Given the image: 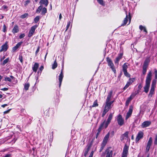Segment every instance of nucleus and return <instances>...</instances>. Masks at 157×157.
<instances>
[{"instance_id": "obj_29", "label": "nucleus", "mask_w": 157, "mask_h": 157, "mask_svg": "<svg viewBox=\"0 0 157 157\" xmlns=\"http://www.w3.org/2000/svg\"><path fill=\"white\" fill-rule=\"evenodd\" d=\"M139 29L141 30H143L144 31L146 32V33H147V31L146 28L145 27L143 26L142 25H140L139 26Z\"/></svg>"}, {"instance_id": "obj_16", "label": "nucleus", "mask_w": 157, "mask_h": 157, "mask_svg": "<svg viewBox=\"0 0 157 157\" xmlns=\"http://www.w3.org/2000/svg\"><path fill=\"white\" fill-rule=\"evenodd\" d=\"M106 151L107 152V155L106 157H112L113 154V151L110 150L109 148L107 149L106 150Z\"/></svg>"}, {"instance_id": "obj_48", "label": "nucleus", "mask_w": 157, "mask_h": 157, "mask_svg": "<svg viewBox=\"0 0 157 157\" xmlns=\"http://www.w3.org/2000/svg\"><path fill=\"white\" fill-rule=\"evenodd\" d=\"M155 73V79H157V70H155L154 71Z\"/></svg>"}, {"instance_id": "obj_21", "label": "nucleus", "mask_w": 157, "mask_h": 157, "mask_svg": "<svg viewBox=\"0 0 157 157\" xmlns=\"http://www.w3.org/2000/svg\"><path fill=\"white\" fill-rule=\"evenodd\" d=\"M22 43L23 42L22 41L18 43L15 46L13 47V51H16L21 46Z\"/></svg>"}, {"instance_id": "obj_58", "label": "nucleus", "mask_w": 157, "mask_h": 157, "mask_svg": "<svg viewBox=\"0 0 157 157\" xmlns=\"http://www.w3.org/2000/svg\"><path fill=\"white\" fill-rule=\"evenodd\" d=\"M94 154V151H92L89 157H93V155Z\"/></svg>"}, {"instance_id": "obj_35", "label": "nucleus", "mask_w": 157, "mask_h": 157, "mask_svg": "<svg viewBox=\"0 0 157 157\" xmlns=\"http://www.w3.org/2000/svg\"><path fill=\"white\" fill-rule=\"evenodd\" d=\"M152 143V140L151 137H150L147 143V145L151 147Z\"/></svg>"}, {"instance_id": "obj_22", "label": "nucleus", "mask_w": 157, "mask_h": 157, "mask_svg": "<svg viewBox=\"0 0 157 157\" xmlns=\"http://www.w3.org/2000/svg\"><path fill=\"white\" fill-rule=\"evenodd\" d=\"M113 93V91L111 90L108 94L107 98L106 100V102H108V101H110V99L112 96V95Z\"/></svg>"}, {"instance_id": "obj_47", "label": "nucleus", "mask_w": 157, "mask_h": 157, "mask_svg": "<svg viewBox=\"0 0 157 157\" xmlns=\"http://www.w3.org/2000/svg\"><path fill=\"white\" fill-rule=\"evenodd\" d=\"M89 150V148H88L86 149V150L85 151V153H84V155L85 156H86V155H87V154H88Z\"/></svg>"}, {"instance_id": "obj_27", "label": "nucleus", "mask_w": 157, "mask_h": 157, "mask_svg": "<svg viewBox=\"0 0 157 157\" xmlns=\"http://www.w3.org/2000/svg\"><path fill=\"white\" fill-rule=\"evenodd\" d=\"M156 81L155 79L153 80L151 85V88L155 89V87L156 85Z\"/></svg>"}, {"instance_id": "obj_34", "label": "nucleus", "mask_w": 157, "mask_h": 157, "mask_svg": "<svg viewBox=\"0 0 157 157\" xmlns=\"http://www.w3.org/2000/svg\"><path fill=\"white\" fill-rule=\"evenodd\" d=\"M47 12V9L45 7L43 8L42 9V10L41 14L44 15Z\"/></svg>"}, {"instance_id": "obj_55", "label": "nucleus", "mask_w": 157, "mask_h": 157, "mask_svg": "<svg viewBox=\"0 0 157 157\" xmlns=\"http://www.w3.org/2000/svg\"><path fill=\"white\" fill-rule=\"evenodd\" d=\"M11 110V109H9L6 110V111H4L3 113L4 114H6V113H9Z\"/></svg>"}, {"instance_id": "obj_53", "label": "nucleus", "mask_w": 157, "mask_h": 157, "mask_svg": "<svg viewBox=\"0 0 157 157\" xmlns=\"http://www.w3.org/2000/svg\"><path fill=\"white\" fill-rule=\"evenodd\" d=\"M106 143H107L106 142H104V141H102V144H101V146H102V147H104L106 145Z\"/></svg>"}, {"instance_id": "obj_15", "label": "nucleus", "mask_w": 157, "mask_h": 157, "mask_svg": "<svg viewBox=\"0 0 157 157\" xmlns=\"http://www.w3.org/2000/svg\"><path fill=\"white\" fill-rule=\"evenodd\" d=\"M8 48V45L6 43L2 46V48L0 50V52L2 51H6Z\"/></svg>"}, {"instance_id": "obj_3", "label": "nucleus", "mask_w": 157, "mask_h": 157, "mask_svg": "<svg viewBox=\"0 0 157 157\" xmlns=\"http://www.w3.org/2000/svg\"><path fill=\"white\" fill-rule=\"evenodd\" d=\"M128 63H124L123 65L122 69L125 76L128 77H129L130 76V75L127 71V69L128 67Z\"/></svg>"}, {"instance_id": "obj_40", "label": "nucleus", "mask_w": 157, "mask_h": 157, "mask_svg": "<svg viewBox=\"0 0 157 157\" xmlns=\"http://www.w3.org/2000/svg\"><path fill=\"white\" fill-rule=\"evenodd\" d=\"M40 19L39 17L38 16H36L34 19V21L35 23H36L39 21Z\"/></svg>"}, {"instance_id": "obj_61", "label": "nucleus", "mask_w": 157, "mask_h": 157, "mask_svg": "<svg viewBox=\"0 0 157 157\" xmlns=\"http://www.w3.org/2000/svg\"><path fill=\"white\" fill-rule=\"evenodd\" d=\"M124 137L122 135L121 137V140L122 141L124 139Z\"/></svg>"}, {"instance_id": "obj_54", "label": "nucleus", "mask_w": 157, "mask_h": 157, "mask_svg": "<svg viewBox=\"0 0 157 157\" xmlns=\"http://www.w3.org/2000/svg\"><path fill=\"white\" fill-rule=\"evenodd\" d=\"M39 50H40V47H39V46L38 47L36 50V52H35L36 55L37 54V53H38V52H39Z\"/></svg>"}, {"instance_id": "obj_6", "label": "nucleus", "mask_w": 157, "mask_h": 157, "mask_svg": "<svg viewBox=\"0 0 157 157\" xmlns=\"http://www.w3.org/2000/svg\"><path fill=\"white\" fill-rule=\"evenodd\" d=\"M138 93L137 92L136 93L132 94L130 97L128 98L126 101L125 105L126 106H128L129 104V102L131 101L132 99L136 96V95Z\"/></svg>"}, {"instance_id": "obj_33", "label": "nucleus", "mask_w": 157, "mask_h": 157, "mask_svg": "<svg viewBox=\"0 0 157 157\" xmlns=\"http://www.w3.org/2000/svg\"><path fill=\"white\" fill-rule=\"evenodd\" d=\"M30 84L29 83H26L25 84L24 88L26 90H28Z\"/></svg>"}, {"instance_id": "obj_41", "label": "nucleus", "mask_w": 157, "mask_h": 157, "mask_svg": "<svg viewBox=\"0 0 157 157\" xmlns=\"http://www.w3.org/2000/svg\"><path fill=\"white\" fill-rule=\"evenodd\" d=\"M98 2L101 5H104V3L103 0H97Z\"/></svg>"}, {"instance_id": "obj_50", "label": "nucleus", "mask_w": 157, "mask_h": 157, "mask_svg": "<svg viewBox=\"0 0 157 157\" xmlns=\"http://www.w3.org/2000/svg\"><path fill=\"white\" fill-rule=\"evenodd\" d=\"M150 148V146L147 145V146L146 148V151L147 152H148Z\"/></svg>"}, {"instance_id": "obj_19", "label": "nucleus", "mask_w": 157, "mask_h": 157, "mask_svg": "<svg viewBox=\"0 0 157 157\" xmlns=\"http://www.w3.org/2000/svg\"><path fill=\"white\" fill-rule=\"evenodd\" d=\"M39 66V64L38 63H35L33 66L32 67L33 71L35 72H36Z\"/></svg>"}, {"instance_id": "obj_45", "label": "nucleus", "mask_w": 157, "mask_h": 157, "mask_svg": "<svg viewBox=\"0 0 157 157\" xmlns=\"http://www.w3.org/2000/svg\"><path fill=\"white\" fill-rule=\"evenodd\" d=\"M113 102L114 101H108V102H106V103H107L108 105H109V106L111 107V105L113 103Z\"/></svg>"}, {"instance_id": "obj_2", "label": "nucleus", "mask_w": 157, "mask_h": 157, "mask_svg": "<svg viewBox=\"0 0 157 157\" xmlns=\"http://www.w3.org/2000/svg\"><path fill=\"white\" fill-rule=\"evenodd\" d=\"M106 61L108 63V66L111 69L114 73H116V71L111 59H110L109 57H107L106 58Z\"/></svg>"}, {"instance_id": "obj_26", "label": "nucleus", "mask_w": 157, "mask_h": 157, "mask_svg": "<svg viewBox=\"0 0 157 157\" xmlns=\"http://www.w3.org/2000/svg\"><path fill=\"white\" fill-rule=\"evenodd\" d=\"M109 133L108 132L104 137L103 141L107 143L109 137Z\"/></svg>"}, {"instance_id": "obj_63", "label": "nucleus", "mask_w": 157, "mask_h": 157, "mask_svg": "<svg viewBox=\"0 0 157 157\" xmlns=\"http://www.w3.org/2000/svg\"><path fill=\"white\" fill-rule=\"evenodd\" d=\"M62 17L61 14L60 13L59 15V20H60L61 19V18Z\"/></svg>"}, {"instance_id": "obj_38", "label": "nucleus", "mask_w": 157, "mask_h": 157, "mask_svg": "<svg viewBox=\"0 0 157 157\" xmlns=\"http://www.w3.org/2000/svg\"><path fill=\"white\" fill-rule=\"evenodd\" d=\"M129 134V132L128 131L126 132L124 134H122V135L124 137H126L127 138L128 137V135Z\"/></svg>"}, {"instance_id": "obj_28", "label": "nucleus", "mask_w": 157, "mask_h": 157, "mask_svg": "<svg viewBox=\"0 0 157 157\" xmlns=\"http://www.w3.org/2000/svg\"><path fill=\"white\" fill-rule=\"evenodd\" d=\"M128 21V17L127 15L126 14V17L125 18H124V20L123 21V23L121 24V26H122L125 25L127 23Z\"/></svg>"}, {"instance_id": "obj_49", "label": "nucleus", "mask_w": 157, "mask_h": 157, "mask_svg": "<svg viewBox=\"0 0 157 157\" xmlns=\"http://www.w3.org/2000/svg\"><path fill=\"white\" fill-rule=\"evenodd\" d=\"M25 34L23 33V34H21L20 35L19 37L20 39H21V38L24 37H25Z\"/></svg>"}, {"instance_id": "obj_12", "label": "nucleus", "mask_w": 157, "mask_h": 157, "mask_svg": "<svg viewBox=\"0 0 157 157\" xmlns=\"http://www.w3.org/2000/svg\"><path fill=\"white\" fill-rule=\"evenodd\" d=\"M151 122L149 121H146L143 122L141 125L142 128H145L149 126L151 124Z\"/></svg>"}, {"instance_id": "obj_17", "label": "nucleus", "mask_w": 157, "mask_h": 157, "mask_svg": "<svg viewBox=\"0 0 157 157\" xmlns=\"http://www.w3.org/2000/svg\"><path fill=\"white\" fill-rule=\"evenodd\" d=\"M105 120L102 123L100 126H99L98 128V133H100V132L101 131L102 129L104 127L105 128Z\"/></svg>"}, {"instance_id": "obj_5", "label": "nucleus", "mask_w": 157, "mask_h": 157, "mask_svg": "<svg viewBox=\"0 0 157 157\" xmlns=\"http://www.w3.org/2000/svg\"><path fill=\"white\" fill-rule=\"evenodd\" d=\"M37 26H38L37 25H35L31 27L28 35L29 37H30L33 36Z\"/></svg>"}, {"instance_id": "obj_57", "label": "nucleus", "mask_w": 157, "mask_h": 157, "mask_svg": "<svg viewBox=\"0 0 157 157\" xmlns=\"http://www.w3.org/2000/svg\"><path fill=\"white\" fill-rule=\"evenodd\" d=\"M107 112H106V111L103 110V113H102V117H104L105 115V114L107 113Z\"/></svg>"}, {"instance_id": "obj_37", "label": "nucleus", "mask_w": 157, "mask_h": 157, "mask_svg": "<svg viewBox=\"0 0 157 157\" xmlns=\"http://www.w3.org/2000/svg\"><path fill=\"white\" fill-rule=\"evenodd\" d=\"M28 13H25L23 15H21V17L22 18L24 19L28 16Z\"/></svg>"}, {"instance_id": "obj_7", "label": "nucleus", "mask_w": 157, "mask_h": 157, "mask_svg": "<svg viewBox=\"0 0 157 157\" xmlns=\"http://www.w3.org/2000/svg\"><path fill=\"white\" fill-rule=\"evenodd\" d=\"M117 121L118 124L120 126H121L124 124V120L121 115L119 114L118 115L117 118Z\"/></svg>"}, {"instance_id": "obj_31", "label": "nucleus", "mask_w": 157, "mask_h": 157, "mask_svg": "<svg viewBox=\"0 0 157 157\" xmlns=\"http://www.w3.org/2000/svg\"><path fill=\"white\" fill-rule=\"evenodd\" d=\"M57 67V63L56 62V60H55L53 64L52 65V69H55L56 67Z\"/></svg>"}, {"instance_id": "obj_24", "label": "nucleus", "mask_w": 157, "mask_h": 157, "mask_svg": "<svg viewBox=\"0 0 157 157\" xmlns=\"http://www.w3.org/2000/svg\"><path fill=\"white\" fill-rule=\"evenodd\" d=\"M154 90H155V89L151 88L150 91V92H149V93L148 95V98H151L152 97V95L154 93Z\"/></svg>"}, {"instance_id": "obj_42", "label": "nucleus", "mask_w": 157, "mask_h": 157, "mask_svg": "<svg viewBox=\"0 0 157 157\" xmlns=\"http://www.w3.org/2000/svg\"><path fill=\"white\" fill-rule=\"evenodd\" d=\"M147 68H144L143 67V71L142 73L144 75H145L146 74V72L147 71Z\"/></svg>"}, {"instance_id": "obj_39", "label": "nucleus", "mask_w": 157, "mask_h": 157, "mask_svg": "<svg viewBox=\"0 0 157 157\" xmlns=\"http://www.w3.org/2000/svg\"><path fill=\"white\" fill-rule=\"evenodd\" d=\"M4 80H5V81L6 82H7V81H8L9 82H11V78H10L7 77H6L5 78Z\"/></svg>"}, {"instance_id": "obj_23", "label": "nucleus", "mask_w": 157, "mask_h": 157, "mask_svg": "<svg viewBox=\"0 0 157 157\" xmlns=\"http://www.w3.org/2000/svg\"><path fill=\"white\" fill-rule=\"evenodd\" d=\"M19 31V29L18 26L17 25H15L13 27L12 32L13 34L17 33Z\"/></svg>"}, {"instance_id": "obj_11", "label": "nucleus", "mask_w": 157, "mask_h": 157, "mask_svg": "<svg viewBox=\"0 0 157 157\" xmlns=\"http://www.w3.org/2000/svg\"><path fill=\"white\" fill-rule=\"evenodd\" d=\"M144 133L143 132L140 131L138 132L136 137V142L138 141L143 136Z\"/></svg>"}, {"instance_id": "obj_43", "label": "nucleus", "mask_w": 157, "mask_h": 157, "mask_svg": "<svg viewBox=\"0 0 157 157\" xmlns=\"http://www.w3.org/2000/svg\"><path fill=\"white\" fill-rule=\"evenodd\" d=\"M19 59L21 63H23V57L22 55L19 56Z\"/></svg>"}, {"instance_id": "obj_52", "label": "nucleus", "mask_w": 157, "mask_h": 157, "mask_svg": "<svg viewBox=\"0 0 157 157\" xmlns=\"http://www.w3.org/2000/svg\"><path fill=\"white\" fill-rule=\"evenodd\" d=\"M2 8L4 10H6V11L7 10V9H8V7L7 6L4 5L2 7Z\"/></svg>"}, {"instance_id": "obj_56", "label": "nucleus", "mask_w": 157, "mask_h": 157, "mask_svg": "<svg viewBox=\"0 0 157 157\" xmlns=\"http://www.w3.org/2000/svg\"><path fill=\"white\" fill-rule=\"evenodd\" d=\"M155 144H157V136H156L155 137V140L154 142Z\"/></svg>"}, {"instance_id": "obj_30", "label": "nucleus", "mask_w": 157, "mask_h": 157, "mask_svg": "<svg viewBox=\"0 0 157 157\" xmlns=\"http://www.w3.org/2000/svg\"><path fill=\"white\" fill-rule=\"evenodd\" d=\"M43 6L42 5H40L39 6L38 8H37V10H36V12L37 13H39L40 11L43 8Z\"/></svg>"}, {"instance_id": "obj_9", "label": "nucleus", "mask_w": 157, "mask_h": 157, "mask_svg": "<svg viewBox=\"0 0 157 157\" xmlns=\"http://www.w3.org/2000/svg\"><path fill=\"white\" fill-rule=\"evenodd\" d=\"M133 107L132 105H130L129 106V109L128 112L127 113L125 117V119H127L129 117H130L132 114L133 110Z\"/></svg>"}, {"instance_id": "obj_13", "label": "nucleus", "mask_w": 157, "mask_h": 157, "mask_svg": "<svg viewBox=\"0 0 157 157\" xmlns=\"http://www.w3.org/2000/svg\"><path fill=\"white\" fill-rule=\"evenodd\" d=\"M122 56L123 54L120 53L118 55V56L116 57L115 60H114V63L115 64H118L119 62L122 58Z\"/></svg>"}, {"instance_id": "obj_46", "label": "nucleus", "mask_w": 157, "mask_h": 157, "mask_svg": "<svg viewBox=\"0 0 157 157\" xmlns=\"http://www.w3.org/2000/svg\"><path fill=\"white\" fill-rule=\"evenodd\" d=\"M29 0H27L25 2L24 6H26L28 4L30 3Z\"/></svg>"}, {"instance_id": "obj_64", "label": "nucleus", "mask_w": 157, "mask_h": 157, "mask_svg": "<svg viewBox=\"0 0 157 157\" xmlns=\"http://www.w3.org/2000/svg\"><path fill=\"white\" fill-rule=\"evenodd\" d=\"M10 154H7L4 157H10Z\"/></svg>"}, {"instance_id": "obj_25", "label": "nucleus", "mask_w": 157, "mask_h": 157, "mask_svg": "<svg viewBox=\"0 0 157 157\" xmlns=\"http://www.w3.org/2000/svg\"><path fill=\"white\" fill-rule=\"evenodd\" d=\"M111 108V107L109 106V105H108L107 103H106L104 110L107 112L109 109Z\"/></svg>"}, {"instance_id": "obj_60", "label": "nucleus", "mask_w": 157, "mask_h": 157, "mask_svg": "<svg viewBox=\"0 0 157 157\" xmlns=\"http://www.w3.org/2000/svg\"><path fill=\"white\" fill-rule=\"evenodd\" d=\"M8 90V88H3L1 89L2 90L4 91L7 90Z\"/></svg>"}, {"instance_id": "obj_44", "label": "nucleus", "mask_w": 157, "mask_h": 157, "mask_svg": "<svg viewBox=\"0 0 157 157\" xmlns=\"http://www.w3.org/2000/svg\"><path fill=\"white\" fill-rule=\"evenodd\" d=\"M71 21H69L68 22V23H67V29L65 30V31H66L68 29V28H69L70 25V24H71Z\"/></svg>"}, {"instance_id": "obj_36", "label": "nucleus", "mask_w": 157, "mask_h": 157, "mask_svg": "<svg viewBox=\"0 0 157 157\" xmlns=\"http://www.w3.org/2000/svg\"><path fill=\"white\" fill-rule=\"evenodd\" d=\"M98 101L97 100H96L94 102L93 104L92 105V107H95L98 106Z\"/></svg>"}, {"instance_id": "obj_8", "label": "nucleus", "mask_w": 157, "mask_h": 157, "mask_svg": "<svg viewBox=\"0 0 157 157\" xmlns=\"http://www.w3.org/2000/svg\"><path fill=\"white\" fill-rule=\"evenodd\" d=\"M113 117V114L110 113L107 119V121L106 122H105V128H106L108 126V125L109 124L111 120L112 119Z\"/></svg>"}, {"instance_id": "obj_59", "label": "nucleus", "mask_w": 157, "mask_h": 157, "mask_svg": "<svg viewBox=\"0 0 157 157\" xmlns=\"http://www.w3.org/2000/svg\"><path fill=\"white\" fill-rule=\"evenodd\" d=\"M43 69H44V67H43V66H41L40 67V68H39V70L40 71V72H42V71L43 70Z\"/></svg>"}, {"instance_id": "obj_18", "label": "nucleus", "mask_w": 157, "mask_h": 157, "mask_svg": "<svg viewBox=\"0 0 157 157\" xmlns=\"http://www.w3.org/2000/svg\"><path fill=\"white\" fill-rule=\"evenodd\" d=\"M150 62V60L148 59H147L144 61V63L143 67L147 68L148 65V63Z\"/></svg>"}, {"instance_id": "obj_1", "label": "nucleus", "mask_w": 157, "mask_h": 157, "mask_svg": "<svg viewBox=\"0 0 157 157\" xmlns=\"http://www.w3.org/2000/svg\"><path fill=\"white\" fill-rule=\"evenodd\" d=\"M152 72L151 71H149L147 74L145 81V85L144 87V91L146 93H147L148 92L151 82L152 78Z\"/></svg>"}, {"instance_id": "obj_14", "label": "nucleus", "mask_w": 157, "mask_h": 157, "mask_svg": "<svg viewBox=\"0 0 157 157\" xmlns=\"http://www.w3.org/2000/svg\"><path fill=\"white\" fill-rule=\"evenodd\" d=\"M63 77V73L62 72H61V73L59 76V87H60Z\"/></svg>"}, {"instance_id": "obj_32", "label": "nucleus", "mask_w": 157, "mask_h": 157, "mask_svg": "<svg viewBox=\"0 0 157 157\" xmlns=\"http://www.w3.org/2000/svg\"><path fill=\"white\" fill-rule=\"evenodd\" d=\"M9 60V58H6L3 61L2 63L1 64L2 65L4 66L8 62Z\"/></svg>"}, {"instance_id": "obj_20", "label": "nucleus", "mask_w": 157, "mask_h": 157, "mask_svg": "<svg viewBox=\"0 0 157 157\" xmlns=\"http://www.w3.org/2000/svg\"><path fill=\"white\" fill-rule=\"evenodd\" d=\"M39 3L41 4L44 5L45 7H47L48 4V0H40Z\"/></svg>"}, {"instance_id": "obj_4", "label": "nucleus", "mask_w": 157, "mask_h": 157, "mask_svg": "<svg viewBox=\"0 0 157 157\" xmlns=\"http://www.w3.org/2000/svg\"><path fill=\"white\" fill-rule=\"evenodd\" d=\"M128 146L125 144L123 148L122 157H127L128 154Z\"/></svg>"}, {"instance_id": "obj_62", "label": "nucleus", "mask_w": 157, "mask_h": 157, "mask_svg": "<svg viewBox=\"0 0 157 157\" xmlns=\"http://www.w3.org/2000/svg\"><path fill=\"white\" fill-rule=\"evenodd\" d=\"M8 105L7 104H5L1 105V106L3 108H4L5 106Z\"/></svg>"}, {"instance_id": "obj_10", "label": "nucleus", "mask_w": 157, "mask_h": 157, "mask_svg": "<svg viewBox=\"0 0 157 157\" xmlns=\"http://www.w3.org/2000/svg\"><path fill=\"white\" fill-rule=\"evenodd\" d=\"M135 80V78H132L129 79V81L128 82L127 84L124 87L123 89L125 90L126 89L129 85H130Z\"/></svg>"}, {"instance_id": "obj_51", "label": "nucleus", "mask_w": 157, "mask_h": 157, "mask_svg": "<svg viewBox=\"0 0 157 157\" xmlns=\"http://www.w3.org/2000/svg\"><path fill=\"white\" fill-rule=\"evenodd\" d=\"M6 27L5 25H4L3 26V32H5L6 31Z\"/></svg>"}]
</instances>
